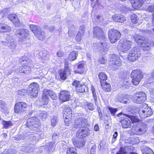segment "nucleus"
Instances as JSON below:
<instances>
[{
	"instance_id": "1",
	"label": "nucleus",
	"mask_w": 154,
	"mask_h": 154,
	"mask_svg": "<svg viewBox=\"0 0 154 154\" xmlns=\"http://www.w3.org/2000/svg\"><path fill=\"white\" fill-rule=\"evenodd\" d=\"M40 122L39 119L37 117L34 116L29 119L26 123V125L29 129L30 130V131H28L25 133L23 134L24 137H29L28 139L29 140L32 142L38 140L37 138L36 137L35 135L31 134V133H35V132H32L31 131H35L37 128L40 125Z\"/></svg>"
},
{
	"instance_id": "2",
	"label": "nucleus",
	"mask_w": 154,
	"mask_h": 154,
	"mask_svg": "<svg viewBox=\"0 0 154 154\" xmlns=\"http://www.w3.org/2000/svg\"><path fill=\"white\" fill-rule=\"evenodd\" d=\"M135 41L139 45H142L144 50H148L150 48V45L154 46V41H152L150 43H148V40L147 38L140 36L138 34H135L133 36Z\"/></svg>"
},
{
	"instance_id": "3",
	"label": "nucleus",
	"mask_w": 154,
	"mask_h": 154,
	"mask_svg": "<svg viewBox=\"0 0 154 154\" xmlns=\"http://www.w3.org/2000/svg\"><path fill=\"white\" fill-rule=\"evenodd\" d=\"M133 44L132 41L126 39H122L119 41L118 48L121 51L126 53L129 50Z\"/></svg>"
},
{
	"instance_id": "4",
	"label": "nucleus",
	"mask_w": 154,
	"mask_h": 154,
	"mask_svg": "<svg viewBox=\"0 0 154 154\" xmlns=\"http://www.w3.org/2000/svg\"><path fill=\"white\" fill-rule=\"evenodd\" d=\"M132 78V82L134 85H137L143 78L142 73L139 69L134 70L132 71L131 74Z\"/></svg>"
},
{
	"instance_id": "5",
	"label": "nucleus",
	"mask_w": 154,
	"mask_h": 154,
	"mask_svg": "<svg viewBox=\"0 0 154 154\" xmlns=\"http://www.w3.org/2000/svg\"><path fill=\"white\" fill-rule=\"evenodd\" d=\"M152 114V109L147 104L145 103L142 105L139 112V115L142 119L150 116Z\"/></svg>"
},
{
	"instance_id": "6",
	"label": "nucleus",
	"mask_w": 154,
	"mask_h": 154,
	"mask_svg": "<svg viewBox=\"0 0 154 154\" xmlns=\"http://www.w3.org/2000/svg\"><path fill=\"white\" fill-rule=\"evenodd\" d=\"M141 54L139 48H133L130 51L128 55V58L129 61L134 62L140 57Z\"/></svg>"
},
{
	"instance_id": "7",
	"label": "nucleus",
	"mask_w": 154,
	"mask_h": 154,
	"mask_svg": "<svg viewBox=\"0 0 154 154\" xmlns=\"http://www.w3.org/2000/svg\"><path fill=\"white\" fill-rule=\"evenodd\" d=\"M121 36L120 32L116 30H110L108 33L109 38L111 43H114L119 39Z\"/></svg>"
},
{
	"instance_id": "8",
	"label": "nucleus",
	"mask_w": 154,
	"mask_h": 154,
	"mask_svg": "<svg viewBox=\"0 0 154 154\" xmlns=\"http://www.w3.org/2000/svg\"><path fill=\"white\" fill-rule=\"evenodd\" d=\"M72 85L75 87L76 91L79 93L87 92L88 91L87 87L85 84L81 83L80 82L77 80H74L72 83Z\"/></svg>"
},
{
	"instance_id": "9",
	"label": "nucleus",
	"mask_w": 154,
	"mask_h": 154,
	"mask_svg": "<svg viewBox=\"0 0 154 154\" xmlns=\"http://www.w3.org/2000/svg\"><path fill=\"white\" fill-rule=\"evenodd\" d=\"M6 41H2L1 43L4 45L7 46L11 48H15L16 47V43L12 37L8 34L6 35Z\"/></svg>"
},
{
	"instance_id": "10",
	"label": "nucleus",
	"mask_w": 154,
	"mask_h": 154,
	"mask_svg": "<svg viewBox=\"0 0 154 154\" xmlns=\"http://www.w3.org/2000/svg\"><path fill=\"white\" fill-rule=\"evenodd\" d=\"M93 35L94 37L98 38L99 39H105V37L104 32L100 27L96 26L94 27Z\"/></svg>"
},
{
	"instance_id": "11",
	"label": "nucleus",
	"mask_w": 154,
	"mask_h": 154,
	"mask_svg": "<svg viewBox=\"0 0 154 154\" xmlns=\"http://www.w3.org/2000/svg\"><path fill=\"white\" fill-rule=\"evenodd\" d=\"M27 107L26 104L22 102L17 103L15 106L14 111L17 113H21L24 112Z\"/></svg>"
},
{
	"instance_id": "12",
	"label": "nucleus",
	"mask_w": 154,
	"mask_h": 154,
	"mask_svg": "<svg viewBox=\"0 0 154 154\" xmlns=\"http://www.w3.org/2000/svg\"><path fill=\"white\" fill-rule=\"evenodd\" d=\"M146 100V95L143 92L140 91L136 94L133 99L134 102L140 103L144 102Z\"/></svg>"
},
{
	"instance_id": "13",
	"label": "nucleus",
	"mask_w": 154,
	"mask_h": 154,
	"mask_svg": "<svg viewBox=\"0 0 154 154\" xmlns=\"http://www.w3.org/2000/svg\"><path fill=\"white\" fill-rule=\"evenodd\" d=\"M79 129L76 133V136L77 137L80 138H83L90 134V130L87 127H84Z\"/></svg>"
},
{
	"instance_id": "14",
	"label": "nucleus",
	"mask_w": 154,
	"mask_h": 154,
	"mask_svg": "<svg viewBox=\"0 0 154 154\" xmlns=\"http://www.w3.org/2000/svg\"><path fill=\"white\" fill-rule=\"evenodd\" d=\"M29 32L27 29H21L17 30L15 34L20 39L19 41H24L28 35Z\"/></svg>"
},
{
	"instance_id": "15",
	"label": "nucleus",
	"mask_w": 154,
	"mask_h": 154,
	"mask_svg": "<svg viewBox=\"0 0 154 154\" xmlns=\"http://www.w3.org/2000/svg\"><path fill=\"white\" fill-rule=\"evenodd\" d=\"M87 120L84 118L76 119L74 121V126L76 128H83L86 126Z\"/></svg>"
},
{
	"instance_id": "16",
	"label": "nucleus",
	"mask_w": 154,
	"mask_h": 154,
	"mask_svg": "<svg viewBox=\"0 0 154 154\" xmlns=\"http://www.w3.org/2000/svg\"><path fill=\"white\" fill-rule=\"evenodd\" d=\"M115 56L116 54H113L110 55V58H111L112 57V60H110L109 62V64L111 66H114V68L118 67L121 65V62L120 58L118 57L116 58H113L112 57ZM116 69H117V68Z\"/></svg>"
},
{
	"instance_id": "17",
	"label": "nucleus",
	"mask_w": 154,
	"mask_h": 154,
	"mask_svg": "<svg viewBox=\"0 0 154 154\" xmlns=\"http://www.w3.org/2000/svg\"><path fill=\"white\" fill-rule=\"evenodd\" d=\"M70 92L67 91H61L60 93L59 98L63 102L68 101L71 98Z\"/></svg>"
},
{
	"instance_id": "18",
	"label": "nucleus",
	"mask_w": 154,
	"mask_h": 154,
	"mask_svg": "<svg viewBox=\"0 0 154 154\" xmlns=\"http://www.w3.org/2000/svg\"><path fill=\"white\" fill-rule=\"evenodd\" d=\"M8 18L16 26H19L20 23L17 16L15 14H9L8 15Z\"/></svg>"
},
{
	"instance_id": "19",
	"label": "nucleus",
	"mask_w": 154,
	"mask_h": 154,
	"mask_svg": "<svg viewBox=\"0 0 154 154\" xmlns=\"http://www.w3.org/2000/svg\"><path fill=\"white\" fill-rule=\"evenodd\" d=\"M72 141L75 147L79 148L82 147L85 144V141L84 139L76 140L75 138H72Z\"/></svg>"
},
{
	"instance_id": "20",
	"label": "nucleus",
	"mask_w": 154,
	"mask_h": 154,
	"mask_svg": "<svg viewBox=\"0 0 154 154\" xmlns=\"http://www.w3.org/2000/svg\"><path fill=\"white\" fill-rule=\"evenodd\" d=\"M85 65L84 62H79L78 64L77 69L75 71V73L79 74L83 73L84 70Z\"/></svg>"
},
{
	"instance_id": "21",
	"label": "nucleus",
	"mask_w": 154,
	"mask_h": 154,
	"mask_svg": "<svg viewBox=\"0 0 154 154\" xmlns=\"http://www.w3.org/2000/svg\"><path fill=\"white\" fill-rule=\"evenodd\" d=\"M132 6L134 8L137 9L140 8L143 3V0H131Z\"/></svg>"
},
{
	"instance_id": "22",
	"label": "nucleus",
	"mask_w": 154,
	"mask_h": 154,
	"mask_svg": "<svg viewBox=\"0 0 154 154\" xmlns=\"http://www.w3.org/2000/svg\"><path fill=\"white\" fill-rule=\"evenodd\" d=\"M31 69L29 66L27 65L22 66L19 67L17 71L20 73H23L27 74L29 73Z\"/></svg>"
},
{
	"instance_id": "23",
	"label": "nucleus",
	"mask_w": 154,
	"mask_h": 154,
	"mask_svg": "<svg viewBox=\"0 0 154 154\" xmlns=\"http://www.w3.org/2000/svg\"><path fill=\"white\" fill-rule=\"evenodd\" d=\"M146 128V125L142 123L141 125V126L139 128H137L135 130V132L134 133L137 135H141L143 132H145Z\"/></svg>"
},
{
	"instance_id": "24",
	"label": "nucleus",
	"mask_w": 154,
	"mask_h": 154,
	"mask_svg": "<svg viewBox=\"0 0 154 154\" xmlns=\"http://www.w3.org/2000/svg\"><path fill=\"white\" fill-rule=\"evenodd\" d=\"M112 18L115 21L122 23L125 20V18L122 15L115 14L112 16Z\"/></svg>"
},
{
	"instance_id": "25",
	"label": "nucleus",
	"mask_w": 154,
	"mask_h": 154,
	"mask_svg": "<svg viewBox=\"0 0 154 154\" xmlns=\"http://www.w3.org/2000/svg\"><path fill=\"white\" fill-rule=\"evenodd\" d=\"M35 35L39 39L43 40L45 38V33L40 28L39 30L36 32H35Z\"/></svg>"
},
{
	"instance_id": "26",
	"label": "nucleus",
	"mask_w": 154,
	"mask_h": 154,
	"mask_svg": "<svg viewBox=\"0 0 154 154\" xmlns=\"http://www.w3.org/2000/svg\"><path fill=\"white\" fill-rule=\"evenodd\" d=\"M11 31V27L7 24L0 23V32H9Z\"/></svg>"
},
{
	"instance_id": "27",
	"label": "nucleus",
	"mask_w": 154,
	"mask_h": 154,
	"mask_svg": "<svg viewBox=\"0 0 154 154\" xmlns=\"http://www.w3.org/2000/svg\"><path fill=\"white\" fill-rule=\"evenodd\" d=\"M134 149L133 146H125V147H121L119 149V151L122 154H126L129 149L132 150Z\"/></svg>"
},
{
	"instance_id": "28",
	"label": "nucleus",
	"mask_w": 154,
	"mask_h": 154,
	"mask_svg": "<svg viewBox=\"0 0 154 154\" xmlns=\"http://www.w3.org/2000/svg\"><path fill=\"white\" fill-rule=\"evenodd\" d=\"M121 123L122 125V127L124 128H128L131 125L130 120L127 118H125L124 119L121 120Z\"/></svg>"
},
{
	"instance_id": "29",
	"label": "nucleus",
	"mask_w": 154,
	"mask_h": 154,
	"mask_svg": "<svg viewBox=\"0 0 154 154\" xmlns=\"http://www.w3.org/2000/svg\"><path fill=\"white\" fill-rule=\"evenodd\" d=\"M28 93L29 96L31 98L37 97L38 94V90L34 89L31 88H29Z\"/></svg>"
},
{
	"instance_id": "30",
	"label": "nucleus",
	"mask_w": 154,
	"mask_h": 154,
	"mask_svg": "<svg viewBox=\"0 0 154 154\" xmlns=\"http://www.w3.org/2000/svg\"><path fill=\"white\" fill-rule=\"evenodd\" d=\"M47 90L44 89L42 97V99L44 102V104H47L49 101L48 95L47 93Z\"/></svg>"
},
{
	"instance_id": "31",
	"label": "nucleus",
	"mask_w": 154,
	"mask_h": 154,
	"mask_svg": "<svg viewBox=\"0 0 154 154\" xmlns=\"http://www.w3.org/2000/svg\"><path fill=\"white\" fill-rule=\"evenodd\" d=\"M2 124L3 125V128L5 129L8 128L13 126V124L10 121H7L3 120L2 121Z\"/></svg>"
},
{
	"instance_id": "32",
	"label": "nucleus",
	"mask_w": 154,
	"mask_h": 154,
	"mask_svg": "<svg viewBox=\"0 0 154 154\" xmlns=\"http://www.w3.org/2000/svg\"><path fill=\"white\" fill-rule=\"evenodd\" d=\"M98 76L100 80V84H103V82H105L107 78V76L105 73L101 72L99 74Z\"/></svg>"
},
{
	"instance_id": "33",
	"label": "nucleus",
	"mask_w": 154,
	"mask_h": 154,
	"mask_svg": "<svg viewBox=\"0 0 154 154\" xmlns=\"http://www.w3.org/2000/svg\"><path fill=\"white\" fill-rule=\"evenodd\" d=\"M105 38L104 40L103 39V42L101 41L100 42V45L102 46V51L104 52L107 51L109 48V46L105 41Z\"/></svg>"
},
{
	"instance_id": "34",
	"label": "nucleus",
	"mask_w": 154,
	"mask_h": 154,
	"mask_svg": "<svg viewBox=\"0 0 154 154\" xmlns=\"http://www.w3.org/2000/svg\"><path fill=\"white\" fill-rule=\"evenodd\" d=\"M72 110L70 108H67L65 109L63 112V117H72Z\"/></svg>"
},
{
	"instance_id": "35",
	"label": "nucleus",
	"mask_w": 154,
	"mask_h": 154,
	"mask_svg": "<svg viewBox=\"0 0 154 154\" xmlns=\"http://www.w3.org/2000/svg\"><path fill=\"white\" fill-rule=\"evenodd\" d=\"M7 110L5 103L2 100H0V111L2 112H5Z\"/></svg>"
},
{
	"instance_id": "36",
	"label": "nucleus",
	"mask_w": 154,
	"mask_h": 154,
	"mask_svg": "<svg viewBox=\"0 0 154 154\" xmlns=\"http://www.w3.org/2000/svg\"><path fill=\"white\" fill-rule=\"evenodd\" d=\"M77 56V53L76 51H73L69 54L68 58L70 61H72L76 60Z\"/></svg>"
},
{
	"instance_id": "37",
	"label": "nucleus",
	"mask_w": 154,
	"mask_h": 154,
	"mask_svg": "<svg viewBox=\"0 0 154 154\" xmlns=\"http://www.w3.org/2000/svg\"><path fill=\"white\" fill-rule=\"evenodd\" d=\"M68 69H65L61 70L60 72V75L61 79L63 80H65L66 78V72H68Z\"/></svg>"
},
{
	"instance_id": "38",
	"label": "nucleus",
	"mask_w": 154,
	"mask_h": 154,
	"mask_svg": "<svg viewBox=\"0 0 154 154\" xmlns=\"http://www.w3.org/2000/svg\"><path fill=\"white\" fill-rule=\"evenodd\" d=\"M103 83L100 84L103 89L106 91H109L111 88L110 84L106 82H103Z\"/></svg>"
},
{
	"instance_id": "39",
	"label": "nucleus",
	"mask_w": 154,
	"mask_h": 154,
	"mask_svg": "<svg viewBox=\"0 0 154 154\" xmlns=\"http://www.w3.org/2000/svg\"><path fill=\"white\" fill-rule=\"evenodd\" d=\"M125 97L123 96L121 94H118L116 97V98L117 101L119 102L122 103H126L127 102L124 100Z\"/></svg>"
},
{
	"instance_id": "40",
	"label": "nucleus",
	"mask_w": 154,
	"mask_h": 154,
	"mask_svg": "<svg viewBox=\"0 0 154 154\" xmlns=\"http://www.w3.org/2000/svg\"><path fill=\"white\" fill-rule=\"evenodd\" d=\"M144 150H142L143 154H154L152 150L148 147L144 148Z\"/></svg>"
},
{
	"instance_id": "41",
	"label": "nucleus",
	"mask_w": 154,
	"mask_h": 154,
	"mask_svg": "<svg viewBox=\"0 0 154 154\" xmlns=\"http://www.w3.org/2000/svg\"><path fill=\"white\" fill-rule=\"evenodd\" d=\"M131 19L132 22L134 23H139V18L135 14H132L131 16Z\"/></svg>"
},
{
	"instance_id": "42",
	"label": "nucleus",
	"mask_w": 154,
	"mask_h": 154,
	"mask_svg": "<svg viewBox=\"0 0 154 154\" xmlns=\"http://www.w3.org/2000/svg\"><path fill=\"white\" fill-rule=\"evenodd\" d=\"M40 57L44 60H47L49 59V55L45 53L41 52L39 53Z\"/></svg>"
},
{
	"instance_id": "43",
	"label": "nucleus",
	"mask_w": 154,
	"mask_h": 154,
	"mask_svg": "<svg viewBox=\"0 0 154 154\" xmlns=\"http://www.w3.org/2000/svg\"><path fill=\"white\" fill-rule=\"evenodd\" d=\"M48 116V113L45 111H41L39 113V116L42 119H46Z\"/></svg>"
},
{
	"instance_id": "44",
	"label": "nucleus",
	"mask_w": 154,
	"mask_h": 154,
	"mask_svg": "<svg viewBox=\"0 0 154 154\" xmlns=\"http://www.w3.org/2000/svg\"><path fill=\"white\" fill-rule=\"evenodd\" d=\"M29 26L30 28L34 34H35V32H36L40 28L38 26L34 24H30Z\"/></svg>"
},
{
	"instance_id": "45",
	"label": "nucleus",
	"mask_w": 154,
	"mask_h": 154,
	"mask_svg": "<svg viewBox=\"0 0 154 154\" xmlns=\"http://www.w3.org/2000/svg\"><path fill=\"white\" fill-rule=\"evenodd\" d=\"M91 91L93 94V97L94 98V101H95V104H96L97 103V97L96 95V93L95 92V90L94 89L93 86L91 85Z\"/></svg>"
},
{
	"instance_id": "46",
	"label": "nucleus",
	"mask_w": 154,
	"mask_h": 154,
	"mask_svg": "<svg viewBox=\"0 0 154 154\" xmlns=\"http://www.w3.org/2000/svg\"><path fill=\"white\" fill-rule=\"evenodd\" d=\"M47 93L50 97L53 100H56L57 99V96L54 93L51 91L47 90Z\"/></svg>"
},
{
	"instance_id": "47",
	"label": "nucleus",
	"mask_w": 154,
	"mask_h": 154,
	"mask_svg": "<svg viewBox=\"0 0 154 154\" xmlns=\"http://www.w3.org/2000/svg\"><path fill=\"white\" fill-rule=\"evenodd\" d=\"M76 149V148L73 147L70 148L67 151V154H77Z\"/></svg>"
},
{
	"instance_id": "48",
	"label": "nucleus",
	"mask_w": 154,
	"mask_h": 154,
	"mask_svg": "<svg viewBox=\"0 0 154 154\" xmlns=\"http://www.w3.org/2000/svg\"><path fill=\"white\" fill-rule=\"evenodd\" d=\"M71 118L70 117H63L65 124L66 125H68L71 122Z\"/></svg>"
},
{
	"instance_id": "49",
	"label": "nucleus",
	"mask_w": 154,
	"mask_h": 154,
	"mask_svg": "<svg viewBox=\"0 0 154 154\" xmlns=\"http://www.w3.org/2000/svg\"><path fill=\"white\" fill-rule=\"evenodd\" d=\"M38 85L36 83H31L29 86V88H31L34 89L38 90Z\"/></svg>"
},
{
	"instance_id": "50",
	"label": "nucleus",
	"mask_w": 154,
	"mask_h": 154,
	"mask_svg": "<svg viewBox=\"0 0 154 154\" xmlns=\"http://www.w3.org/2000/svg\"><path fill=\"white\" fill-rule=\"evenodd\" d=\"M57 118L56 116H54L51 118V125L52 126H54L56 125L57 123Z\"/></svg>"
},
{
	"instance_id": "51",
	"label": "nucleus",
	"mask_w": 154,
	"mask_h": 154,
	"mask_svg": "<svg viewBox=\"0 0 154 154\" xmlns=\"http://www.w3.org/2000/svg\"><path fill=\"white\" fill-rule=\"evenodd\" d=\"M128 117L130 119L133 123L138 122H139V119L136 118L135 116L128 115Z\"/></svg>"
},
{
	"instance_id": "52",
	"label": "nucleus",
	"mask_w": 154,
	"mask_h": 154,
	"mask_svg": "<svg viewBox=\"0 0 154 154\" xmlns=\"http://www.w3.org/2000/svg\"><path fill=\"white\" fill-rule=\"evenodd\" d=\"M108 109L110 112L111 116H113L115 115V113L117 112V109L116 108H113L109 107Z\"/></svg>"
},
{
	"instance_id": "53",
	"label": "nucleus",
	"mask_w": 154,
	"mask_h": 154,
	"mask_svg": "<svg viewBox=\"0 0 154 154\" xmlns=\"http://www.w3.org/2000/svg\"><path fill=\"white\" fill-rule=\"evenodd\" d=\"M26 91L24 90H19L17 91V94L20 96L24 95L26 93Z\"/></svg>"
},
{
	"instance_id": "54",
	"label": "nucleus",
	"mask_w": 154,
	"mask_h": 154,
	"mask_svg": "<svg viewBox=\"0 0 154 154\" xmlns=\"http://www.w3.org/2000/svg\"><path fill=\"white\" fill-rule=\"evenodd\" d=\"M85 26L84 25H82L80 27L79 30V32H80L82 35L84 34L85 30Z\"/></svg>"
},
{
	"instance_id": "55",
	"label": "nucleus",
	"mask_w": 154,
	"mask_h": 154,
	"mask_svg": "<svg viewBox=\"0 0 154 154\" xmlns=\"http://www.w3.org/2000/svg\"><path fill=\"white\" fill-rule=\"evenodd\" d=\"M82 34L80 32H79L76 37L75 39L78 42H80L82 39Z\"/></svg>"
},
{
	"instance_id": "56",
	"label": "nucleus",
	"mask_w": 154,
	"mask_h": 154,
	"mask_svg": "<svg viewBox=\"0 0 154 154\" xmlns=\"http://www.w3.org/2000/svg\"><path fill=\"white\" fill-rule=\"evenodd\" d=\"M99 63L101 64H104L106 62V60L103 57L100 58L98 60Z\"/></svg>"
},
{
	"instance_id": "57",
	"label": "nucleus",
	"mask_w": 154,
	"mask_h": 154,
	"mask_svg": "<svg viewBox=\"0 0 154 154\" xmlns=\"http://www.w3.org/2000/svg\"><path fill=\"white\" fill-rule=\"evenodd\" d=\"M9 11L7 8L4 9L0 12L1 14H4L5 15H7Z\"/></svg>"
},
{
	"instance_id": "58",
	"label": "nucleus",
	"mask_w": 154,
	"mask_h": 154,
	"mask_svg": "<svg viewBox=\"0 0 154 154\" xmlns=\"http://www.w3.org/2000/svg\"><path fill=\"white\" fill-rule=\"evenodd\" d=\"M146 10L150 12H154V5L148 7Z\"/></svg>"
},
{
	"instance_id": "59",
	"label": "nucleus",
	"mask_w": 154,
	"mask_h": 154,
	"mask_svg": "<svg viewBox=\"0 0 154 154\" xmlns=\"http://www.w3.org/2000/svg\"><path fill=\"white\" fill-rule=\"evenodd\" d=\"M96 146L95 145L93 144L91 149L90 152L91 154H94L96 151Z\"/></svg>"
},
{
	"instance_id": "60",
	"label": "nucleus",
	"mask_w": 154,
	"mask_h": 154,
	"mask_svg": "<svg viewBox=\"0 0 154 154\" xmlns=\"http://www.w3.org/2000/svg\"><path fill=\"white\" fill-rule=\"evenodd\" d=\"M88 108L90 110H92L94 109L93 105L91 103H88L87 104Z\"/></svg>"
},
{
	"instance_id": "61",
	"label": "nucleus",
	"mask_w": 154,
	"mask_h": 154,
	"mask_svg": "<svg viewBox=\"0 0 154 154\" xmlns=\"http://www.w3.org/2000/svg\"><path fill=\"white\" fill-rule=\"evenodd\" d=\"M8 154H14L15 153V150L14 149H9L7 151Z\"/></svg>"
},
{
	"instance_id": "62",
	"label": "nucleus",
	"mask_w": 154,
	"mask_h": 154,
	"mask_svg": "<svg viewBox=\"0 0 154 154\" xmlns=\"http://www.w3.org/2000/svg\"><path fill=\"white\" fill-rule=\"evenodd\" d=\"M97 110L98 111V112L99 114V115L100 117V119H103L102 114L101 112V111L100 110V108L99 107H97Z\"/></svg>"
},
{
	"instance_id": "63",
	"label": "nucleus",
	"mask_w": 154,
	"mask_h": 154,
	"mask_svg": "<svg viewBox=\"0 0 154 154\" xmlns=\"http://www.w3.org/2000/svg\"><path fill=\"white\" fill-rule=\"evenodd\" d=\"M97 49L99 51L103 52L102 46L100 45V43H98L97 45Z\"/></svg>"
},
{
	"instance_id": "64",
	"label": "nucleus",
	"mask_w": 154,
	"mask_h": 154,
	"mask_svg": "<svg viewBox=\"0 0 154 154\" xmlns=\"http://www.w3.org/2000/svg\"><path fill=\"white\" fill-rule=\"evenodd\" d=\"M64 53L62 51L59 50L57 53V55L59 57H62Z\"/></svg>"
}]
</instances>
